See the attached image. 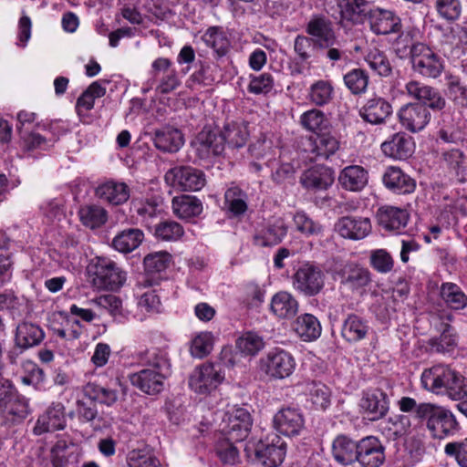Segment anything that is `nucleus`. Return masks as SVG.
I'll return each instance as SVG.
<instances>
[{"instance_id":"f257e3e1","label":"nucleus","mask_w":467,"mask_h":467,"mask_svg":"<svg viewBox=\"0 0 467 467\" xmlns=\"http://www.w3.org/2000/svg\"><path fill=\"white\" fill-rule=\"evenodd\" d=\"M422 387L452 400L467 398V379L451 364L436 363L425 368L420 377Z\"/></svg>"},{"instance_id":"f03ea898","label":"nucleus","mask_w":467,"mask_h":467,"mask_svg":"<svg viewBox=\"0 0 467 467\" xmlns=\"http://www.w3.org/2000/svg\"><path fill=\"white\" fill-rule=\"evenodd\" d=\"M323 268L333 279L358 294H363L370 285V271L358 263L347 261L341 256H332L326 260Z\"/></svg>"},{"instance_id":"7ed1b4c3","label":"nucleus","mask_w":467,"mask_h":467,"mask_svg":"<svg viewBox=\"0 0 467 467\" xmlns=\"http://www.w3.org/2000/svg\"><path fill=\"white\" fill-rule=\"evenodd\" d=\"M88 273L93 286L101 290H118L126 281V272L109 257L96 256L91 259Z\"/></svg>"},{"instance_id":"20e7f679","label":"nucleus","mask_w":467,"mask_h":467,"mask_svg":"<svg viewBox=\"0 0 467 467\" xmlns=\"http://www.w3.org/2000/svg\"><path fill=\"white\" fill-rule=\"evenodd\" d=\"M418 418L427 420V427L436 438H443L458 430L454 415L447 409L432 403H420Z\"/></svg>"},{"instance_id":"39448f33","label":"nucleus","mask_w":467,"mask_h":467,"mask_svg":"<svg viewBox=\"0 0 467 467\" xmlns=\"http://www.w3.org/2000/svg\"><path fill=\"white\" fill-rule=\"evenodd\" d=\"M296 368V360L288 351L275 348L260 358V369L268 378L284 379L291 376Z\"/></svg>"},{"instance_id":"423d86ee","label":"nucleus","mask_w":467,"mask_h":467,"mask_svg":"<svg viewBox=\"0 0 467 467\" xmlns=\"http://www.w3.org/2000/svg\"><path fill=\"white\" fill-rule=\"evenodd\" d=\"M224 375L218 365L204 363L197 367L189 378L190 389L199 395H209L223 381Z\"/></svg>"},{"instance_id":"0eeeda50","label":"nucleus","mask_w":467,"mask_h":467,"mask_svg":"<svg viewBox=\"0 0 467 467\" xmlns=\"http://www.w3.org/2000/svg\"><path fill=\"white\" fill-rule=\"evenodd\" d=\"M252 424L251 414L246 409L234 408L225 413L222 431L229 441H242L248 436Z\"/></svg>"},{"instance_id":"6e6552de","label":"nucleus","mask_w":467,"mask_h":467,"mask_svg":"<svg viewBox=\"0 0 467 467\" xmlns=\"http://www.w3.org/2000/svg\"><path fill=\"white\" fill-rule=\"evenodd\" d=\"M165 182L181 191H199L206 182L204 173L191 166H177L170 169L164 176Z\"/></svg>"},{"instance_id":"1a4fd4ad","label":"nucleus","mask_w":467,"mask_h":467,"mask_svg":"<svg viewBox=\"0 0 467 467\" xmlns=\"http://www.w3.org/2000/svg\"><path fill=\"white\" fill-rule=\"evenodd\" d=\"M411 59L414 71L425 78H436L444 69V62L441 57L422 43L417 44Z\"/></svg>"},{"instance_id":"9d476101","label":"nucleus","mask_w":467,"mask_h":467,"mask_svg":"<svg viewBox=\"0 0 467 467\" xmlns=\"http://www.w3.org/2000/svg\"><path fill=\"white\" fill-rule=\"evenodd\" d=\"M151 74L159 78L156 90L161 94H169L181 86L177 70L172 67V62L167 57H158L151 63Z\"/></svg>"},{"instance_id":"9b49d317","label":"nucleus","mask_w":467,"mask_h":467,"mask_svg":"<svg viewBox=\"0 0 467 467\" xmlns=\"http://www.w3.org/2000/svg\"><path fill=\"white\" fill-rule=\"evenodd\" d=\"M401 126L410 132L422 130L431 119L429 109L420 103L410 102L398 110Z\"/></svg>"},{"instance_id":"f8f14e48","label":"nucleus","mask_w":467,"mask_h":467,"mask_svg":"<svg viewBox=\"0 0 467 467\" xmlns=\"http://www.w3.org/2000/svg\"><path fill=\"white\" fill-rule=\"evenodd\" d=\"M295 289L306 296H315L321 289V271L311 263H304L293 275Z\"/></svg>"},{"instance_id":"ddd939ff","label":"nucleus","mask_w":467,"mask_h":467,"mask_svg":"<svg viewBox=\"0 0 467 467\" xmlns=\"http://www.w3.org/2000/svg\"><path fill=\"white\" fill-rule=\"evenodd\" d=\"M357 462L361 467H380L385 462V447L375 436L358 441Z\"/></svg>"},{"instance_id":"4468645a","label":"nucleus","mask_w":467,"mask_h":467,"mask_svg":"<svg viewBox=\"0 0 467 467\" xmlns=\"http://www.w3.org/2000/svg\"><path fill=\"white\" fill-rule=\"evenodd\" d=\"M255 456L265 467H276L281 464L285 456V443L276 434L272 439L261 441L255 448Z\"/></svg>"},{"instance_id":"2eb2a0df","label":"nucleus","mask_w":467,"mask_h":467,"mask_svg":"<svg viewBox=\"0 0 467 467\" xmlns=\"http://www.w3.org/2000/svg\"><path fill=\"white\" fill-rule=\"evenodd\" d=\"M150 136L155 148L163 153H176L185 143L182 130L171 125L154 130Z\"/></svg>"},{"instance_id":"dca6fc26","label":"nucleus","mask_w":467,"mask_h":467,"mask_svg":"<svg viewBox=\"0 0 467 467\" xmlns=\"http://www.w3.org/2000/svg\"><path fill=\"white\" fill-rule=\"evenodd\" d=\"M170 375L151 368H143L130 375L132 386L148 395H156L164 389V383Z\"/></svg>"},{"instance_id":"f3484780","label":"nucleus","mask_w":467,"mask_h":467,"mask_svg":"<svg viewBox=\"0 0 467 467\" xmlns=\"http://www.w3.org/2000/svg\"><path fill=\"white\" fill-rule=\"evenodd\" d=\"M275 429L285 436H296L300 433L305 425L302 413L296 408H283L273 419Z\"/></svg>"},{"instance_id":"a211bd4d","label":"nucleus","mask_w":467,"mask_h":467,"mask_svg":"<svg viewBox=\"0 0 467 467\" xmlns=\"http://www.w3.org/2000/svg\"><path fill=\"white\" fill-rule=\"evenodd\" d=\"M359 406L370 420H377L387 414L389 401L383 390L374 389L363 393Z\"/></svg>"},{"instance_id":"6ab92c4d","label":"nucleus","mask_w":467,"mask_h":467,"mask_svg":"<svg viewBox=\"0 0 467 467\" xmlns=\"http://www.w3.org/2000/svg\"><path fill=\"white\" fill-rule=\"evenodd\" d=\"M66 426L65 407L60 402L52 403L47 410L38 417L33 432L42 435L46 432L63 430Z\"/></svg>"},{"instance_id":"aec40b11","label":"nucleus","mask_w":467,"mask_h":467,"mask_svg":"<svg viewBox=\"0 0 467 467\" xmlns=\"http://www.w3.org/2000/svg\"><path fill=\"white\" fill-rule=\"evenodd\" d=\"M192 145L200 159L202 160L221 155L224 150L222 135L206 128L198 133Z\"/></svg>"},{"instance_id":"412c9836","label":"nucleus","mask_w":467,"mask_h":467,"mask_svg":"<svg viewBox=\"0 0 467 467\" xmlns=\"http://www.w3.org/2000/svg\"><path fill=\"white\" fill-rule=\"evenodd\" d=\"M334 229L343 238L361 240L370 233L371 223L368 218L344 216L335 223Z\"/></svg>"},{"instance_id":"4be33fe9","label":"nucleus","mask_w":467,"mask_h":467,"mask_svg":"<svg viewBox=\"0 0 467 467\" xmlns=\"http://www.w3.org/2000/svg\"><path fill=\"white\" fill-rule=\"evenodd\" d=\"M379 224L387 231L400 234L409 222L407 210L395 206H382L377 212Z\"/></svg>"},{"instance_id":"5701e85b","label":"nucleus","mask_w":467,"mask_h":467,"mask_svg":"<svg viewBox=\"0 0 467 467\" xmlns=\"http://www.w3.org/2000/svg\"><path fill=\"white\" fill-rule=\"evenodd\" d=\"M125 393V387L119 379L111 381L110 386H100L88 383L85 387V394L90 400L106 406H112L119 399V393Z\"/></svg>"},{"instance_id":"b1692460","label":"nucleus","mask_w":467,"mask_h":467,"mask_svg":"<svg viewBox=\"0 0 467 467\" xmlns=\"http://www.w3.org/2000/svg\"><path fill=\"white\" fill-rule=\"evenodd\" d=\"M392 114V106L383 98L367 99L359 110L360 117L370 124H381Z\"/></svg>"},{"instance_id":"393cba45","label":"nucleus","mask_w":467,"mask_h":467,"mask_svg":"<svg viewBox=\"0 0 467 467\" xmlns=\"http://www.w3.org/2000/svg\"><path fill=\"white\" fill-rule=\"evenodd\" d=\"M442 166L451 179L460 183L467 182V159L462 150H445L442 153Z\"/></svg>"},{"instance_id":"a878e982","label":"nucleus","mask_w":467,"mask_h":467,"mask_svg":"<svg viewBox=\"0 0 467 467\" xmlns=\"http://www.w3.org/2000/svg\"><path fill=\"white\" fill-rule=\"evenodd\" d=\"M381 150L389 158L406 160L412 155L414 144L410 137L399 132L381 144Z\"/></svg>"},{"instance_id":"bb28decb","label":"nucleus","mask_w":467,"mask_h":467,"mask_svg":"<svg viewBox=\"0 0 467 467\" xmlns=\"http://www.w3.org/2000/svg\"><path fill=\"white\" fill-rule=\"evenodd\" d=\"M382 181L388 189L399 194L410 193L416 187L415 181L395 166L387 168L383 174Z\"/></svg>"},{"instance_id":"cd10ccee","label":"nucleus","mask_w":467,"mask_h":467,"mask_svg":"<svg viewBox=\"0 0 467 467\" xmlns=\"http://www.w3.org/2000/svg\"><path fill=\"white\" fill-rule=\"evenodd\" d=\"M358 441L346 435H338L332 442V455L337 462L348 466L356 462Z\"/></svg>"},{"instance_id":"c85d7f7f","label":"nucleus","mask_w":467,"mask_h":467,"mask_svg":"<svg viewBox=\"0 0 467 467\" xmlns=\"http://www.w3.org/2000/svg\"><path fill=\"white\" fill-rule=\"evenodd\" d=\"M371 30L377 35H387L400 29V19L389 10H376L369 16Z\"/></svg>"},{"instance_id":"c756f323","label":"nucleus","mask_w":467,"mask_h":467,"mask_svg":"<svg viewBox=\"0 0 467 467\" xmlns=\"http://www.w3.org/2000/svg\"><path fill=\"white\" fill-rule=\"evenodd\" d=\"M96 194L111 204L119 205L129 200L130 188L124 182L109 181L97 188Z\"/></svg>"},{"instance_id":"7c9ffc66","label":"nucleus","mask_w":467,"mask_h":467,"mask_svg":"<svg viewBox=\"0 0 467 467\" xmlns=\"http://www.w3.org/2000/svg\"><path fill=\"white\" fill-rule=\"evenodd\" d=\"M363 58L369 68L380 77H389L392 73V65L386 53L375 46L363 51Z\"/></svg>"},{"instance_id":"2f4dec72","label":"nucleus","mask_w":467,"mask_h":467,"mask_svg":"<svg viewBox=\"0 0 467 467\" xmlns=\"http://www.w3.org/2000/svg\"><path fill=\"white\" fill-rule=\"evenodd\" d=\"M44 337V331L39 326L23 322L16 327V343L20 348L26 349L39 345Z\"/></svg>"},{"instance_id":"473e14b6","label":"nucleus","mask_w":467,"mask_h":467,"mask_svg":"<svg viewBox=\"0 0 467 467\" xmlns=\"http://www.w3.org/2000/svg\"><path fill=\"white\" fill-rule=\"evenodd\" d=\"M172 211L181 219H191L202 213V203L195 196L181 195L172 199Z\"/></svg>"},{"instance_id":"72a5a7b5","label":"nucleus","mask_w":467,"mask_h":467,"mask_svg":"<svg viewBox=\"0 0 467 467\" xmlns=\"http://www.w3.org/2000/svg\"><path fill=\"white\" fill-rule=\"evenodd\" d=\"M337 6L342 19L356 24L362 23L370 12L368 3L365 0H341Z\"/></svg>"},{"instance_id":"f704fd0d","label":"nucleus","mask_w":467,"mask_h":467,"mask_svg":"<svg viewBox=\"0 0 467 467\" xmlns=\"http://www.w3.org/2000/svg\"><path fill=\"white\" fill-rule=\"evenodd\" d=\"M338 181L347 190L360 191L368 183V172L358 165L348 166L341 171Z\"/></svg>"},{"instance_id":"c9c22d12","label":"nucleus","mask_w":467,"mask_h":467,"mask_svg":"<svg viewBox=\"0 0 467 467\" xmlns=\"http://www.w3.org/2000/svg\"><path fill=\"white\" fill-rule=\"evenodd\" d=\"M287 228L281 218L269 223L256 236L255 240L262 246L276 245L286 235Z\"/></svg>"},{"instance_id":"e433bc0d","label":"nucleus","mask_w":467,"mask_h":467,"mask_svg":"<svg viewBox=\"0 0 467 467\" xmlns=\"http://www.w3.org/2000/svg\"><path fill=\"white\" fill-rule=\"evenodd\" d=\"M221 135L223 138L224 144L227 143L232 148H242L245 145L249 137L247 124L243 121L227 123L224 125Z\"/></svg>"},{"instance_id":"4c0bfd02","label":"nucleus","mask_w":467,"mask_h":467,"mask_svg":"<svg viewBox=\"0 0 467 467\" xmlns=\"http://www.w3.org/2000/svg\"><path fill=\"white\" fill-rule=\"evenodd\" d=\"M298 310L295 297L287 292L276 293L271 301V311L280 318L293 317Z\"/></svg>"},{"instance_id":"58836bf2","label":"nucleus","mask_w":467,"mask_h":467,"mask_svg":"<svg viewBox=\"0 0 467 467\" xmlns=\"http://www.w3.org/2000/svg\"><path fill=\"white\" fill-rule=\"evenodd\" d=\"M143 238L144 234L141 230L126 229L114 237L112 246L120 253L128 254L138 248Z\"/></svg>"},{"instance_id":"ea45409f","label":"nucleus","mask_w":467,"mask_h":467,"mask_svg":"<svg viewBox=\"0 0 467 467\" xmlns=\"http://www.w3.org/2000/svg\"><path fill=\"white\" fill-rule=\"evenodd\" d=\"M442 332L440 337L430 339L431 350L436 353L449 354L457 347V337L451 327L441 323Z\"/></svg>"},{"instance_id":"a19ab883","label":"nucleus","mask_w":467,"mask_h":467,"mask_svg":"<svg viewBox=\"0 0 467 467\" xmlns=\"http://www.w3.org/2000/svg\"><path fill=\"white\" fill-rule=\"evenodd\" d=\"M368 326L367 322L356 315H350L345 320L342 327V337L348 342L359 341L367 336Z\"/></svg>"},{"instance_id":"79ce46f5","label":"nucleus","mask_w":467,"mask_h":467,"mask_svg":"<svg viewBox=\"0 0 467 467\" xmlns=\"http://www.w3.org/2000/svg\"><path fill=\"white\" fill-rule=\"evenodd\" d=\"M320 323L311 314H304L297 317L295 330L305 341L317 339L320 335Z\"/></svg>"},{"instance_id":"37998d69","label":"nucleus","mask_w":467,"mask_h":467,"mask_svg":"<svg viewBox=\"0 0 467 467\" xmlns=\"http://www.w3.org/2000/svg\"><path fill=\"white\" fill-rule=\"evenodd\" d=\"M51 452L54 467H78V454L70 450L66 441H57Z\"/></svg>"},{"instance_id":"c03bdc74","label":"nucleus","mask_w":467,"mask_h":467,"mask_svg":"<svg viewBox=\"0 0 467 467\" xmlns=\"http://www.w3.org/2000/svg\"><path fill=\"white\" fill-rule=\"evenodd\" d=\"M440 293L442 300L451 309L460 310L467 306V296L456 284H442Z\"/></svg>"},{"instance_id":"a18cd8bd","label":"nucleus","mask_w":467,"mask_h":467,"mask_svg":"<svg viewBox=\"0 0 467 467\" xmlns=\"http://www.w3.org/2000/svg\"><path fill=\"white\" fill-rule=\"evenodd\" d=\"M147 368H151L166 375L171 374V365L165 350L152 348L147 350L143 356Z\"/></svg>"},{"instance_id":"49530a36","label":"nucleus","mask_w":467,"mask_h":467,"mask_svg":"<svg viewBox=\"0 0 467 467\" xmlns=\"http://www.w3.org/2000/svg\"><path fill=\"white\" fill-rule=\"evenodd\" d=\"M202 39L206 46L213 48L219 57L224 56L230 47V42L224 32L218 26L209 27L202 35Z\"/></svg>"},{"instance_id":"de8ad7c7","label":"nucleus","mask_w":467,"mask_h":467,"mask_svg":"<svg viewBox=\"0 0 467 467\" xmlns=\"http://www.w3.org/2000/svg\"><path fill=\"white\" fill-rule=\"evenodd\" d=\"M78 213L82 223L91 229L100 227L108 220L107 211L96 204L81 207Z\"/></svg>"},{"instance_id":"09e8293b","label":"nucleus","mask_w":467,"mask_h":467,"mask_svg":"<svg viewBox=\"0 0 467 467\" xmlns=\"http://www.w3.org/2000/svg\"><path fill=\"white\" fill-rule=\"evenodd\" d=\"M28 413L29 408L27 400L19 395L16 389L14 390V397H12L0 410V414L5 417L12 416L13 420H24Z\"/></svg>"},{"instance_id":"8fccbe9b","label":"nucleus","mask_w":467,"mask_h":467,"mask_svg":"<svg viewBox=\"0 0 467 467\" xmlns=\"http://www.w3.org/2000/svg\"><path fill=\"white\" fill-rule=\"evenodd\" d=\"M445 86L448 98L458 106L467 105V86L461 78L451 74L445 77Z\"/></svg>"},{"instance_id":"3c124183","label":"nucleus","mask_w":467,"mask_h":467,"mask_svg":"<svg viewBox=\"0 0 467 467\" xmlns=\"http://www.w3.org/2000/svg\"><path fill=\"white\" fill-rule=\"evenodd\" d=\"M17 129L20 130V147L25 152L31 153L38 150H46L51 146L50 140L41 134L34 131L24 132L20 126H17Z\"/></svg>"},{"instance_id":"603ef678","label":"nucleus","mask_w":467,"mask_h":467,"mask_svg":"<svg viewBox=\"0 0 467 467\" xmlns=\"http://www.w3.org/2000/svg\"><path fill=\"white\" fill-rule=\"evenodd\" d=\"M344 82L353 94H363L368 85V76L363 69L355 68L344 76Z\"/></svg>"},{"instance_id":"864d4df0","label":"nucleus","mask_w":467,"mask_h":467,"mask_svg":"<svg viewBox=\"0 0 467 467\" xmlns=\"http://www.w3.org/2000/svg\"><path fill=\"white\" fill-rule=\"evenodd\" d=\"M171 260V254L164 251L149 254L143 260L145 271L150 275L164 272Z\"/></svg>"},{"instance_id":"5fc2aeb1","label":"nucleus","mask_w":467,"mask_h":467,"mask_svg":"<svg viewBox=\"0 0 467 467\" xmlns=\"http://www.w3.org/2000/svg\"><path fill=\"white\" fill-rule=\"evenodd\" d=\"M369 264L379 274L390 273L394 268V259L386 249L370 251Z\"/></svg>"},{"instance_id":"6e6d98bb","label":"nucleus","mask_w":467,"mask_h":467,"mask_svg":"<svg viewBox=\"0 0 467 467\" xmlns=\"http://www.w3.org/2000/svg\"><path fill=\"white\" fill-rule=\"evenodd\" d=\"M224 197L229 211L234 214L239 215L247 210L246 194L240 188H229L225 192Z\"/></svg>"},{"instance_id":"4d7b16f0","label":"nucleus","mask_w":467,"mask_h":467,"mask_svg":"<svg viewBox=\"0 0 467 467\" xmlns=\"http://www.w3.org/2000/svg\"><path fill=\"white\" fill-rule=\"evenodd\" d=\"M213 337L211 332H201L192 340L190 352L192 357L202 358L213 349Z\"/></svg>"},{"instance_id":"13d9d810","label":"nucleus","mask_w":467,"mask_h":467,"mask_svg":"<svg viewBox=\"0 0 467 467\" xmlns=\"http://www.w3.org/2000/svg\"><path fill=\"white\" fill-rule=\"evenodd\" d=\"M236 348L245 355H255L264 348V340L257 334L247 332L237 339Z\"/></svg>"},{"instance_id":"bf43d9fd","label":"nucleus","mask_w":467,"mask_h":467,"mask_svg":"<svg viewBox=\"0 0 467 467\" xmlns=\"http://www.w3.org/2000/svg\"><path fill=\"white\" fill-rule=\"evenodd\" d=\"M92 302L99 307L108 310L109 313L116 319L120 320L124 317L122 302L114 295L100 296L93 299Z\"/></svg>"},{"instance_id":"052dcab7","label":"nucleus","mask_w":467,"mask_h":467,"mask_svg":"<svg viewBox=\"0 0 467 467\" xmlns=\"http://www.w3.org/2000/svg\"><path fill=\"white\" fill-rule=\"evenodd\" d=\"M182 226L174 221H164L155 228V235L165 241H176L183 234Z\"/></svg>"},{"instance_id":"680f3d73","label":"nucleus","mask_w":467,"mask_h":467,"mask_svg":"<svg viewBox=\"0 0 467 467\" xmlns=\"http://www.w3.org/2000/svg\"><path fill=\"white\" fill-rule=\"evenodd\" d=\"M133 208L143 220L157 216L161 212V203L157 199L138 200Z\"/></svg>"},{"instance_id":"e2e57ef3","label":"nucleus","mask_w":467,"mask_h":467,"mask_svg":"<svg viewBox=\"0 0 467 467\" xmlns=\"http://www.w3.org/2000/svg\"><path fill=\"white\" fill-rule=\"evenodd\" d=\"M418 43H415L412 33L402 32L393 44V48L396 55L400 57H406L410 55L411 59L414 57V48Z\"/></svg>"},{"instance_id":"0e129e2a","label":"nucleus","mask_w":467,"mask_h":467,"mask_svg":"<svg viewBox=\"0 0 467 467\" xmlns=\"http://www.w3.org/2000/svg\"><path fill=\"white\" fill-rule=\"evenodd\" d=\"M274 87V78L270 73H263L258 76H253L248 85L250 93L259 95L269 93Z\"/></svg>"},{"instance_id":"69168bd1","label":"nucleus","mask_w":467,"mask_h":467,"mask_svg":"<svg viewBox=\"0 0 467 467\" xmlns=\"http://www.w3.org/2000/svg\"><path fill=\"white\" fill-rule=\"evenodd\" d=\"M318 39H311L305 36H297L295 39L294 49L300 59L305 62L312 57L317 47L320 46Z\"/></svg>"},{"instance_id":"338daca9","label":"nucleus","mask_w":467,"mask_h":467,"mask_svg":"<svg viewBox=\"0 0 467 467\" xmlns=\"http://www.w3.org/2000/svg\"><path fill=\"white\" fill-rule=\"evenodd\" d=\"M436 10L442 18L455 20L461 15L462 5L459 0H436Z\"/></svg>"},{"instance_id":"774afa93","label":"nucleus","mask_w":467,"mask_h":467,"mask_svg":"<svg viewBox=\"0 0 467 467\" xmlns=\"http://www.w3.org/2000/svg\"><path fill=\"white\" fill-rule=\"evenodd\" d=\"M444 452L453 457L462 467H467V438L461 441L447 443Z\"/></svg>"}]
</instances>
